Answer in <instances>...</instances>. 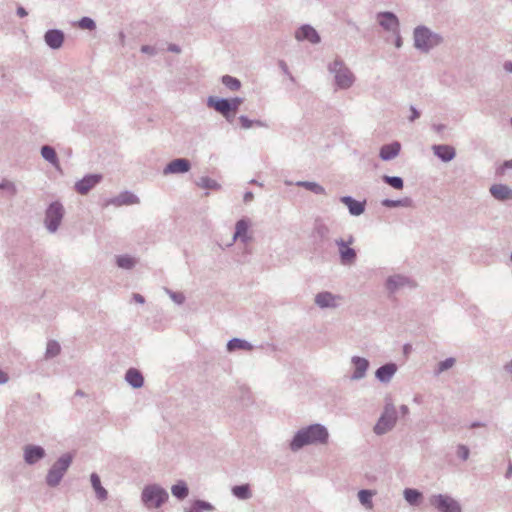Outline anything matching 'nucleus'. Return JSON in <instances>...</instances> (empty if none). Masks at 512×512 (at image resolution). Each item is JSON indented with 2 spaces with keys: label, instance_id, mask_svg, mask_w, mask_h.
I'll return each mask as SVG.
<instances>
[{
  "label": "nucleus",
  "instance_id": "obj_26",
  "mask_svg": "<svg viewBox=\"0 0 512 512\" xmlns=\"http://www.w3.org/2000/svg\"><path fill=\"white\" fill-rule=\"evenodd\" d=\"M42 157L53 164L57 169L59 168V161L56 156L55 150L50 146H43L41 149Z\"/></svg>",
  "mask_w": 512,
  "mask_h": 512
},
{
  "label": "nucleus",
  "instance_id": "obj_6",
  "mask_svg": "<svg viewBox=\"0 0 512 512\" xmlns=\"http://www.w3.org/2000/svg\"><path fill=\"white\" fill-rule=\"evenodd\" d=\"M429 501L440 512H461L460 505L447 495H434Z\"/></svg>",
  "mask_w": 512,
  "mask_h": 512
},
{
  "label": "nucleus",
  "instance_id": "obj_20",
  "mask_svg": "<svg viewBox=\"0 0 512 512\" xmlns=\"http://www.w3.org/2000/svg\"><path fill=\"white\" fill-rule=\"evenodd\" d=\"M400 151V144L395 142L384 145L380 150V157L383 160H390L398 155Z\"/></svg>",
  "mask_w": 512,
  "mask_h": 512
},
{
  "label": "nucleus",
  "instance_id": "obj_38",
  "mask_svg": "<svg viewBox=\"0 0 512 512\" xmlns=\"http://www.w3.org/2000/svg\"><path fill=\"white\" fill-rule=\"evenodd\" d=\"M383 179L386 183L395 189L400 190L403 188V181L400 177L384 176Z\"/></svg>",
  "mask_w": 512,
  "mask_h": 512
},
{
  "label": "nucleus",
  "instance_id": "obj_24",
  "mask_svg": "<svg viewBox=\"0 0 512 512\" xmlns=\"http://www.w3.org/2000/svg\"><path fill=\"white\" fill-rule=\"evenodd\" d=\"M342 201L348 206L349 211L353 215H360L364 211L362 203L352 199L351 197H343Z\"/></svg>",
  "mask_w": 512,
  "mask_h": 512
},
{
  "label": "nucleus",
  "instance_id": "obj_35",
  "mask_svg": "<svg viewBox=\"0 0 512 512\" xmlns=\"http://www.w3.org/2000/svg\"><path fill=\"white\" fill-rule=\"evenodd\" d=\"M233 493L240 499H247L250 497V491L247 485L235 486L233 488Z\"/></svg>",
  "mask_w": 512,
  "mask_h": 512
},
{
  "label": "nucleus",
  "instance_id": "obj_60",
  "mask_svg": "<svg viewBox=\"0 0 512 512\" xmlns=\"http://www.w3.org/2000/svg\"><path fill=\"white\" fill-rule=\"evenodd\" d=\"M134 202H135V200H134V196H131V197H130V199H129V201H127V203H134Z\"/></svg>",
  "mask_w": 512,
  "mask_h": 512
},
{
  "label": "nucleus",
  "instance_id": "obj_41",
  "mask_svg": "<svg viewBox=\"0 0 512 512\" xmlns=\"http://www.w3.org/2000/svg\"><path fill=\"white\" fill-rule=\"evenodd\" d=\"M198 185L202 188H209V189H215L218 187V184L212 180V179H209V178H201Z\"/></svg>",
  "mask_w": 512,
  "mask_h": 512
},
{
  "label": "nucleus",
  "instance_id": "obj_59",
  "mask_svg": "<svg viewBox=\"0 0 512 512\" xmlns=\"http://www.w3.org/2000/svg\"><path fill=\"white\" fill-rule=\"evenodd\" d=\"M511 473H512V465L510 464L509 468H508L507 476L511 475Z\"/></svg>",
  "mask_w": 512,
  "mask_h": 512
},
{
  "label": "nucleus",
  "instance_id": "obj_54",
  "mask_svg": "<svg viewBox=\"0 0 512 512\" xmlns=\"http://www.w3.org/2000/svg\"><path fill=\"white\" fill-rule=\"evenodd\" d=\"M503 68L507 73H512V61H505Z\"/></svg>",
  "mask_w": 512,
  "mask_h": 512
},
{
  "label": "nucleus",
  "instance_id": "obj_5",
  "mask_svg": "<svg viewBox=\"0 0 512 512\" xmlns=\"http://www.w3.org/2000/svg\"><path fill=\"white\" fill-rule=\"evenodd\" d=\"M72 461V457L69 454L63 455L50 469L47 475V483L50 486L57 485L64 473L68 469L70 463Z\"/></svg>",
  "mask_w": 512,
  "mask_h": 512
},
{
  "label": "nucleus",
  "instance_id": "obj_17",
  "mask_svg": "<svg viewBox=\"0 0 512 512\" xmlns=\"http://www.w3.org/2000/svg\"><path fill=\"white\" fill-rule=\"evenodd\" d=\"M492 196L498 200H510L512 199V189L503 184H494L490 188Z\"/></svg>",
  "mask_w": 512,
  "mask_h": 512
},
{
  "label": "nucleus",
  "instance_id": "obj_28",
  "mask_svg": "<svg viewBox=\"0 0 512 512\" xmlns=\"http://www.w3.org/2000/svg\"><path fill=\"white\" fill-rule=\"evenodd\" d=\"M222 83L226 88L230 89L231 91H237L241 87V82L237 78L232 77L230 75H224L222 77Z\"/></svg>",
  "mask_w": 512,
  "mask_h": 512
},
{
  "label": "nucleus",
  "instance_id": "obj_3",
  "mask_svg": "<svg viewBox=\"0 0 512 512\" xmlns=\"http://www.w3.org/2000/svg\"><path fill=\"white\" fill-rule=\"evenodd\" d=\"M414 47L422 53H429L443 42V37L426 26H417L413 32Z\"/></svg>",
  "mask_w": 512,
  "mask_h": 512
},
{
  "label": "nucleus",
  "instance_id": "obj_22",
  "mask_svg": "<svg viewBox=\"0 0 512 512\" xmlns=\"http://www.w3.org/2000/svg\"><path fill=\"white\" fill-rule=\"evenodd\" d=\"M353 364H354V368H355L353 378L359 379V378L363 377L368 368V365H369L368 361L364 358L355 357L353 359Z\"/></svg>",
  "mask_w": 512,
  "mask_h": 512
},
{
  "label": "nucleus",
  "instance_id": "obj_7",
  "mask_svg": "<svg viewBox=\"0 0 512 512\" xmlns=\"http://www.w3.org/2000/svg\"><path fill=\"white\" fill-rule=\"evenodd\" d=\"M64 210L60 203L55 202L52 203L46 211V219L45 223L47 228L54 232L58 228L62 218H63Z\"/></svg>",
  "mask_w": 512,
  "mask_h": 512
},
{
  "label": "nucleus",
  "instance_id": "obj_25",
  "mask_svg": "<svg viewBox=\"0 0 512 512\" xmlns=\"http://www.w3.org/2000/svg\"><path fill=\"white\" fill-rule=\"evenodd\" d=\"M91 483L97 497L100 500H105L107 498V491L102 487L100 478L97 474L93 473L91 475Z\"/></svg>",
  "mask_w": 512,
  "mask_h": 512
},
{
  "label": "nucleus",
  "instance_id": "obj_37",
  "mask_svg": "<svg viewBox=\"0 0 512 512\" xmlns=\"http://www.w3.org/2000/svg\"><path fill=\"white\" fill-rule=\"evenodd\" d=\"M360 502L367 506L368 508L372 507L371 497L372 493L368 490H361L358 494Z\"/></svg>",
  "mask_w": 512,
  "mask_h": 512
},
{
  "label": "nucleus",
  "instance_id": "obj_50",
  "mask_svg": "<svg viewBox=\"0 0 512 512\" xmlns=\"http://www.w3.org/2000/svg\"><path fill=\"white\" fill-rule=\"evenodd\" d=\"M410 112H411V115L409 116L410 121H414L415 119L420 117V113L418 112V110L415 107L411 106Z\"/></svg>",
  "mask_w": 512,
  "mask_h": 512
},
{
  "label": "nucleus",
  "instance_id": "obj_42",
  "mask_svg": "<svg viewBox=\"0 0 512 512\" xmlns=\"http://www.w3.org/2000/svg\"><path fill=\"white\" fill-rule=\"evenodd\" d=\"M0 190H5L7 191L10 195H14L16 193V187L15 185L8 181V180H4L0 183Z\"/></svg>",
  "mask_w": 512,
  "mask_h": 512
},
{
  "label": "nucleus",
  "instance_id": "obj_61",
  "mask_svg": "<svg viewBox=\"0 0 512 512\" xmlns=\"http://www.w3.org/2000/svg\"><path fill=\"white\" fill-rule=\"evenodd\" d=\"M403 411L406 412L407 411V407H402Z\"/></svg>",
  "mask_w": 512,
  "mask_h": 512
},
{
  "label": "nucleus",
  "instance_id": "obj_23",
  "mask_svg": "<svg viewBox=\"0 0 512 512\" xmlns=\"http://www.w3.org/2000/svg\"><path fill=\"white\" fill-rule=\"evenodd\" d=\"M395 372L396 366L394 364H386L376 371V376L381 381H388Z\"/></svg>",
  "mask_w": 512,
  "mask_h": 512
},
{
  "label": "nucleus",
  "instance_id": "obj_46",
  "mask_svg": "<svg viewBox=\"0 0 512 512\" xmlns=\"http://www.w3.org/2000/svg\"><path fill=\"white\" fill-rule=\"evenodd\" d=\"M230 101V112L231 114H235L236 110L240 106L242 100L240 98H233Z\"/></svg>",
  "mask_w": 512,
  "mask_h": 512
},
{
  "label": "nucleus",
  "instance_id": "obj_16",
  "mask_svg": "<svg viewBox=\"0 0 512 512\" xmlns=\"http://www.w3.org/2000/svg\"><path fill=\"white\" fill-rule=\"evenodd\" d=\"M45 456V451L40 446L27 445L24 448V459L28 464H34Z\"/></svg>",
  "mask_w": 512,
  "mask_h": 512
},
{
  "label": "nucleus",
  "instance_id": "obj_30",
  "mask_svg": "<svg viewBox=\"0 0 512 512\" xmlns=\"http://www.w3.org/2000/svg\"><path fill=\"white\" fill-rule=\"evenodd\" d=\"M171 491L172 494L179 499H183L188 495V488L184 482H179L172 486Z\"/></svg>",
  "mask_w": 512,
  "mask_h": 512
},
{
  "label": "nucleus",
  "instance_id": "obj_47",
  "mask_svg": "<svg viewBox=\"0 0 512 512\" xmlns=\"http://www.w3.org/2000/svg\"><path fill=\"white\" fill-rule=\"evenodd\" d=\"M279 66H280L281 70H282L285 74H287V75L289 76L290 80H291V81H294V77L290 74L287 64H286L284 61H282V60H281V61L279 62Z\"/></svg>",
  "mask_w": 512,
  "mask_h": 512
},
{
  "label": "nucleus",
  "instance_id": "obj_36",
  "mask_svg": "<svg viewBox=\"0 0 512 512\" xmlns=\"http://www.w3.org/2000/svg\"><path fill=\"white\" fill-rule=\"evenodd\" d=\"M228 350L232 351V350H235V349H246V348H250V345L245 342V341H242L240 339H233L231 341H229L228 343Z\"/></svg>",
  "mask_w": 512,
  "mask_h": 512
},
{
  "label": "nucleus",
  "instance_id": "obj_8",
  "mask_svg": "<svg viewBox=\"0 0 512 512\" xmlns=\"http://www.w3.org/2000/svg\"><path fill=\"white\" fill-rule=\"evenodd\" d=\"M378 24L386 31L397 34L400 29L398 17L389 11L379 12L376 16Z\"/></svg>",
  "mask_w": 512,
  "mask_h": 512
},
{
  "label": "nucleus",
  "instance_id": "obj_11",
  "mask_svg": "<svg viewBox=\"0 0 512 512\" xmlns=\"http://www.w3.org/2000/svg\"><path fill=\"white\" fill-rule=\"evenodd\" d=\"M295 38L298 41L307 40L312 44H318L321 41L319 33L308 24L302 25L295 31Z\"/></svg>",
  "mask_w": 512,
  "mask_h": 512
},
{
  "label": "nucleus",
  "instance_id": "obj_12",
  "mask_svg": "<svg viewBox=\"0 0 512 512\" xmlns=\"http://www.w3.org/2000/svg\"><path fill=\"white\" fill-rule=\"evenodd\" d=\"M64 38V33L58 29H50L44 35L46 45L55 50L62 47Z\"/></svg>",
  "mask_w": 512,
  "mask_h": 512
},
{
  "label": "nucleus",
  "instance_id": "obj_53",
  "mask_svg": "<svg viewBox=\"0 0 512 512\" xmlns=\"http://www.w3.org/2000/svg\"><path fill=\"white\" fill-rule=\"evenodd\" d=\"M168 51L179 54L181 52V48L176 44H170L168 46Z\"/></svg>",
  "mask_w": 512,
  "mask_h": 512
},
{
  "label": "nucleus",
  "instance_id": "obj_10",
  "mask_svg": "<svg viewBox=\"0 0 512 512\" xmlns=\"http://www.w3.org/2000/svg\"><path fill=\"white\" fill-rule=\"evenodd\" d=\"M353 241H354L353 237H349L347 242H345L342 239L336 241V243L339 247V253H340L342 264H345V265L352 264L355 261L356 252L354 249H352L350 247V245L353 243Z\"/></svg>",
  "mask_w": 512,
  "mask_h": 512
},
{
  "label": "nucleus",
  "instance_id": "obj_4",
  "mask_svg": "<svg viewBox=\"0 0 512 512\" xmlns=\"http://www.w3.org/2000/svg\"><path fill=\"white\" fill-rule=\"evenodd\" d=\"M167 499V492L157 485L147 486L142 493V500L149 508H157L161 506Z\"/></svg>",
  "mask_w": 512,
  "mask_h": 512
},
{
  "label": "nucleus",
  "instance_id": "obj_29",
  "mask_svg": "<svg viewBox=\"0 0 512 512\" xmlns=\"http://www.w3.org/2000/svg\"><path fill=\"white\" fill-rule=\"evenodd\" d=\"M404 497L407 502H409L412 505H416L419 503L422 494L415 489H406L404 491Z\"/></svg>",
  "mask_w": 512,
  "mask_h": 512
},
{
  "label": "nucleus",
  "instance_id": "obj_51",
  "mask_svg": "<svg viewBox=\"0 0 512 512\" xmlns=\"http://www.w3.org/2000/svg\"><path fill=\"white\" fill-rule=\"evenodd\" d=\"M395 36V47L396 48H401L402 45H403V41H402V37L400 35V31L397 33V34H393Z\"/></svg>",
  "mask_w": 512,
  "mask_h": 512
},
{
  "label": "nucleus",
  "instance_id": "obj_15",
  "mask_svg": "<svg viewBox=\"0 0 512 512\" xmlns=\"http://www.w3.org/2000/svg\"><path fill=\"white\" fill-rule=\"evenodd\" d=\"M190 170V162L187 159L179 158L171 161L164 169V174L185 173Z\"/></svg>",
  "mask_w": 512,
  "mask_h": 512
},
{
  "label": "nucleus",
  "instance_id": "obj_39",
  "mask_svg": "<svg viewBox=\"0 0 512 512\" xmlns=\"http://www.w3.org/2000/svg\"><path fill=\"white\" fill-rule=\"evenodd\" d=\"M212 509L211 505L205 502L194 503L186 512H203V510Z\"/></svg>",
  "mask_w": 512,
  "mask_h": 512
},
{
  "label": "nucleus",
  "instance_id": "obj_33",
  "mask_svg": "<svg viewBox=\"0 0 512 512\" xmlns=\"http://www.w3.org/2000/svg\"><path fill=\"white\" fill-rule=\"evenodd\" d=\"M298 185L305 187L306 189H308L316 194H324L325 193L324 188L315 182H299Z\"/></svg>",
  "mask_w": 512,
  "mask_h": 512
},
{
  "label": "nucleus",
  "instance_id": "obj_2",
  "mask_svg": "<svg viewBox=\"0 0 512 512\" xmlns=\"http://www.w3.org/2000/svg\"><path fill=\"white\" fill-rule=\"evenodd\" d=\"M327 69L333 75L337 89L347 90L353 86L356 77L342 59L335 58L328 64Z\"/></svg>",
  "mask_w": 512,
  "mask_h": 512
},
{
  "label": "nucleus",
  "instance_id": "obj_56",
  "mask_svg": "<svg viewBox=\"0 0 512 512\" xmlns=\"http://www.w3.org/2000/svg\"><path fill=\"white\" fill-rule=\"evenodd\" d=\"M7 381H8L7 374L4 371L0 370V383L2 384V383H5Z\"/></svg>",
  "mask_w": 512,
  "mask_h": 512
},
{
  "label": "nucleus",
  "instance_id": "obj_1",
  "mask_svg": "<svg viewBox=\"0 0 512 512\" xmlns=\"http://www.w3.org/2000/svg\"><path fill=\"white\" fill-rule=\"evenodd\" d=\"M328 439V432L325 427L319 424H314L306 429L300 430L293 438L290 447L293 451L302 448L305 445L326 443Z\"/></svg>",
  "mask_w": 512,
  "mask_h": 512
},
{
  "label": "nucleus",
  "instance_id": "obj_40",
  "mask_svg": "<svg viewBox=\"0 0 512 512\" xmlns=\"http://www.w3.org/2000/svg\"><path fill=\"white\" fill-rule=\"evenodd\" d=\"M239 121L243 128H250L253 125L263 126L264 124L259 120H251L247 116H240Z\"/></svg>",
  "mask_w": 512,
  "mask_h": 512
},
{
  "label": "nucleus",
  "instance_id": "obj_49",
  "mask_svg": "<svg viewBox=\"0 0 512 512\" xmlns=\"http://www.w3.org/2000/svg\"><path fill=\"white\" fill-rule=\"evenodd\" d=\"M141 52L149 54V55H154L155 54V48L152 47V46H149V45H143L141 47Z\"/></svg>",
  "mask_w": 512,
  "mask_h": 512
},
{
  "label": "nucleus",
  "instance_id": "obj_48",
  "mask_svg": "<svg viewBox=\"0 0 512 512\" xmlns=\"http://www.w3.org/2000/svg\"><path fill=\"white\" fill-rule=\"evenodd\" d=\"M506 168H512V160L511 161H507L505 162L503 165H501L498 169H497V174L498 175H503L504 172H505V169Z\"/></svg>",
  "mask_w": 512,
  "mask_h": 512
},
{
  "label": "nucleus",
  "instance_id": "obj_27",
  "mask_svg": "<svg viewBox=\"0 0 512 512\" xmlns=\"http://www.w3.org/2000/svg\"><path fill=\"white\" fill-rule=\"evenodd\" d=\"M249 225L245 220H239L236 223V231L234 234V238H241L243 241H246L247 239V232H248Z\"/></svg>",
  "mask_w": 512,
  "mask_h": 512
},
{
  "label": "nucleus",
  "instance_id": "obj_58",
  "mask_svg": "<svg viewBox=\"0 0 512 512\" xmlns=\"http://www.w3.org/2000/svg\"><path fill=\"white\" fill-rule=\"evenodd\" d=\"M119 37H120L122 44H124L125 34L123 32H120Z\"/></svg>",
  "mask_w": 512,
  "mask_h": 512
},
{
  "label": "nucleus",
  "instance_id": "obj_19",
  "mask_svg": "<svg viewBox=\"0 0 512 512\" xmlns=\"http://www.w3.org/2000/svg\"><path fill=\"white\" fill-rule=\"evenodd\" d=\"M315 302L322 308L334 307L336 305V296L329 292H322L316 295Z\"/></svg>",
  "mask_w": 512,
  "mask_h": 512
},
{
  "label": "nucleus",
  "instance_id": "obj_32",
  "mask_svg": "<svg viewBox=\"0 0 512 512\" xmlns=\"http://www.w3.org/2000/svg\"><path fill=\"white\" fill-rule=\"evenodd\" d=\"M78 27L92 31L96 28V23L92 18L85 16L78 21Z\"/></svg>",
  "mask_w": 512,
  "mask_h": 512
},
{
  "label": "nucleus",
  "instance_id": "obj_18",
  "mask_svg": "<svg viewBox=\"0 0 512 512\" xmlns=\"http://www.w3.org/2000/svg\"><path fill=\"white\" fill-rule=\"evenodd\" d=\"M433 150L435 155H437L443 161H450L455 156L454 148L448 145H435L433 146Z\"/></svg>",
  "mask_w": 512,
  "mask_h": 512
},
{
  "label": "nucleus",
  "instance_id": "obj_45",
  "mask_svg": "<svg viewBox=\"0 0 512 512\" xmlns=\"http://www.w3.org/2000/svg\"><path fill=\"white\" fill-rule=\"evenodd\" d=\"M457 455L458 457H460L462 460H467L468 457H469V449L464 446V445H460L458 448H457Z\"/></svg>",
  "mask_w": 512,
  "mask_h": 512
},
{
  "label": "nucleus",
  "instance_id": "obj_43",
  "mask_svg": "<svg viewBox=\"0 0 512 512\" xmlns=\"http://www.w3.org/2000/svg\"><path fill=\"white\" fill-rule=\"evenodd\" d=\"M60 352V346L57 342L51 341L47 345V354L51 357L56 356Z\"/></svg>",
  "mask_w": 512,
  "mask_h": 512
},
{
  "label": "nucleus",
  "instance_id": "obj_9",
  "mask_svg": "<svg viewBox=\"0 0 512 512\" xmlns=\"http://www.w3.org/2000/svg\"><path fill=\"white\" fill-rule=\"evenodd\" d=\"M396 417H395V411L392 407L387 406L385 408V411L377 424L374 427V431L377 434H383L390 430L393 425L395 424Z\"/></svg>",
  "mask_w": 512,
  "mask_h": 512
},
{
  "label": "nucleus",
  "instance_id": "obj_52",
  "mask_svg": "<svg viewBox=\"0 0 512 512\" xmlns=\"http://www.w3.org/2000/svg\"><path fill=\"white\" fill-rule=\"evenodd\" d=\"M16 13L19 17L23 18L28 15L26 9L22 6H19L16 10Z\"/></svg>",
  "mask_w": 512,
  "mask_h": 512
},
{
  "label": "nucleus",
  "instance_id": "obj_13",
  "mask_svg": "<svg viewBox=\"0 0 512 512\" xmlns=\"http://www.w3.org/2000/svg\"><path fill=\"white\" fill-rule=\"evenodd\" d=\"M207 105L210 108H214L217 112L221 113L226 118L231 115L229 99L210 96L207 99Z\"/></svg>",
  "mask_w": 512,
  "mask_h": 512
},
{
  "label": "nucleus",
  "instance_id": "obj_14",
  "mask_svg": "<svg viewBox=\"0 0 512 512\" xmlns=\"http://www.w3.org/2000/svg\"><path fill=\"white\" fill-rule=\"evenodd\" d=\"M101 180V175H88L75 184V189L79 194L85 195Z\"/></svg>",
  "mask_w": 512,
  "mask_h": 512
},
{
  "label": "nucleus",
  "instance_id": "obj_55",
  "mask_svg": "<svg viewBox=\"0 0 512 512\" xmlns=\"http://www.w3.org/2000/svg\"><path fill=\"white\" fill-rule=\"evenodd\" d=\"M253 198H254V195H253V193H252V192H246V193L244 194V202H245V203H248V202L252 201V200H253Z\"/></svg>",
  "mask_w": 512,
  "mask_h": 512
},
{
  "label": "nucleus",
  "instance_id": "obj_21",
  "mask_svg": "<svg viewBox=\"0 0 512 512\" xmlns=\"http://www.w3.org/2000/svg\"><path fill=\"white\" fill-rule=\"evenodd\" d=\"M125 378H126L127 382L135 388L141 387L144 382V379H143V376L141 375V373L134 368H131L127 371Z\"/></svg>",
  "mask_w": 512,
  "mask_h": 512
},
{
  "label": "nucleus",
  "instance_id": "obj_31",
  "mask_svg": "<svg viewBox=\"0 0 512 512\" xmlns=\"http://www.w3.org/2000/svg\"><path fill=\"white\" fill-rule=\"evenodd\" d=\"M117 265L120 268L131 269L135 265V260L127 255L117 257Z\"/></svg>",
  "mask_w": 512,
  "mask_h": 512
},
{
  "label": "nucleus",
  "instance_id": "obj_44",
  "mask_svg": "<svg viewBox=\"0 0 512 512\" xmlns=\"http://www.w3.org/2000/svg\"><path fill=\"white\" fill-rule=\"evenodd\" d=\"M455 360L453 358L446 359L439 363V372L445 371L454 365Z\"/></svg>",
  "mask_w": 512,
  "mask_h": 512
},
{
  "label": "nucleus",
  "instance_id": "obj_34",
  "mask_svg": "<svg viewBox=\"0 0 512 512\" xmlns=\"http://www.w3.org/2000/svg\"><path fill=\"white\" fill-rule=\"evenodd\" d=\"M405 279L401 276H393L387 280V288L394 291L397 287L404 285Z\"/></svg>",
  "mask_w": 512,
  "mask_h": 512
},
{
  "label": "nucleus",
  "instance_id": "obj_57",
  "mask_svg": "<svg viewBox=\"0 0 512 512\" xmlns=\"http://www.w3.org/2000/svg\"><path fill=\"white\" fill-rule=\"evenodd\" d=\"M134 299H135L137 302H139V303H143V302H144V298H143L141 295H139V294H135V295H134Z\"/></svg>",
  "mask_w": 512,
  "mask_h": 512
}]
</instances>
